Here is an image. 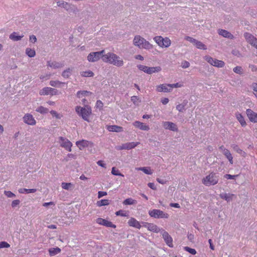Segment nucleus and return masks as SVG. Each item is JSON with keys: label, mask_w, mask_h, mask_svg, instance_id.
<instances>
[{"label": "nucleus", "mask_w": 257, "mask_h": 257, "mask_svg": "<svg viewBox=\"0 0 257 257\" xmlns=\"http://www.w3.org/2000/svg\"><path fill=\"white\" fill-rule=\"evenodd\" d=\"M102 59L104 62L108 63L117 67H121L124 64L123 60L113 53H108L102 55Z\"/></svg>", "instance_id": "obj_1"}, {"label": "nucleus", "mask_w": 257, "mask_h": 257, "mask_svg": "<svg viewBox=\"0 0 257 257\" xmlns=\"http://www.w3.org/2000/svg\"><path fill=\"white\" fill-rule=\"evenodd\" d=\"M75 110L84 120L89 121V116L91 114V108L89 106L85 105L84 107L77 106L75 108Z\"/></svg>", "instance_id": "obj_2"}, {"label": "nucleus", "mask_w": 257, "mask_h": 257, "mask_svg": "<svg viewBox=\"0 0 257 257\" xmlns=\"http://www.w3.org/2000/svg\"><path fill=\"white\" fill-rule=\"evenodd\" d=\"M133 42L134 44L140 48L150 49L152 48V45L140 36H135Z\"/></svg>", "instance_id": "obj_3"}, {"label": "nucleus", "mask_w": 257, "mask_h": 257, "mask_svg": "<svg viewBox=\"0 0 257 257\" xmlns=\"http://www.w3.org/2000/svg\"><path fill=\"white\" fill-rule=\"evenodd\" d=\"M218 176L214 172L210 173L202 179V183L205 186L214 185L218 182Z\"/></svg>", "instance_id": "obj_4"}, {"label": "nucleus", "mask_w": 257, "mask_h": 257, "mask_svg": "<svg viewBox=\"0 0 257 257\" xmlns=\"http://www.w3.org/2000/svg\"><path fill=\"white\" fill-rule=\"evenodd\" d=\"M149 215L154 218H168L169 216V214L164 211L160 210L154 209L149 211Z\"/></svg>", "instance_id": "obj_5"}, {"label": "nucleus", "mask_w": 257, "mask_h": 257, "mask_svg": "<svg viewBox=\"0 0 257 257\" xmlns=\"http://www.w3.org/2000/svg\"><path fill=\"white\" fill-rule=\"evenodd\" d=\"M155 41L161 47H168L171 45V41L168 38H163L161 36H156L154 38Z\"/></svg>", "instance_id": "obj_6"}, {"label": "nucleus", "mask_w": 257, "mask_h": 257, "mask_svg": "<svg viewBox=\"0 0 257 257\" xmlns=\"http://www.w3.org/2000/svg\"><path fill=\"white\" fill-rule=\"evenodd\" d=\"M138 67L140 70L149 74L158 72L161 70V68L160 66L149 67L145 65H139L138 66Z\"/></svg>", "instance_id": "obj_7"}, {"label": "nucleus", "mask_w": 257, "mask_h": 257, "mask_svg": "<svg viewBox=\"0 0 257 257\" xmlns=\"http://www.w3.org/2000/svg\"><path fill=\"white\" fill-rule=\"evenodd\" d=\"M205 59L209 64L215 67L222 68L225 65V63L223 61L219 60L216 59H213L209 56H205Z\"/></svg>", "instance_id": "obj_8"}, {"label": "nucleus", "mask_w": 257, "mask_h": 257, "mask_svg": "<svg viewBox=\"0 0 257 257\" xmlns=\"http://www.w3.org/2000/svg\"><path fill=\"white\" fill-rule=\"evenodd\" d=\"M59 140L60 141V146L65 148L66 150L69 152L71 151V147L72 146V143L69 141L67 139L63 138L62 137H59Z\"/></svg>", "instance_id": "obj_9"}, {"label": "nucleus", "mask_w": 257, "mask_h": 257, "mask_svg": "<svg viewBox=\"0 0 257 257\" xmlns=\"http://www.w3.org/2000/svg\"><path fill=\"white\" fill-rule=\"evenodd\" d=\"M104 52V50H102L100 52H92L90 53L87 56V60L89 62H95L98 61L101 55Z\"/></svg>", "instance_id": "obj_10"}, {"label": "nucleus", "mask_w": 257, "mask_h": 257, "mask_svg": "<svg viewBox=\"0 0 257 257\" xmlns=\"http://www.w3.org/2000/svg\"><path fill=\"white\" fill-rule=\"evenodd\" d=\"M96 222L99 225H103L106 227H112L113 228H116V225L115 224H113L111 221H108L105 219L98 218L96 219Z\"/></svg>", "instance_id": "obj_11"}, {"label": "nucleus", "mask_w": 257, "mask_h": 257, "mask_svg": "<svg viewBox=\"0 0 257 257\" xmlns=\"http://www.w3.org/2000/svg\"><path fill=\"white\" fill-rule=\"evenodd\" d=\"M246 115L249 120L253 123H257V113L251 109H247L246 110Z\"/></svg>", "instance_id": "obj_12"}, {"label": "nucleus", "mask_w": 257, "mask_h": 257, "mask_svg": "<svg viewBox=\"0 0 257 257\" xmlns=\"http://www.w3.org/2000/svg\"><path fill=\"white\" fill-rule=\"evenodd\" d=\"M23 120L25 123L31 125H34L36 123V121L33 115L30 113L26 114L23 117Z\"/></svg>", "instance_id": "obj_13"}, {"label": "nucleus", "mask_w": 257, "mask_h": 257, "mask_svg": "<svg viewBox=\"0 0 257 257\" xmlns=\"http://www.w3.org/2000/svg\"><path fill=\"white\" fill-rule=\"evenodd\" d=\"M143 226L147 228L148 230L158 233L160 231L159 228L155 224L149 222H143Z\"/></svg>", "instance_id": "obj_14"}, {"label": "nucleus", "mask_w": 257, "mask_h": 257, "mask_svg": "<svg viewBox=\"0 0 257 257\" xmlns=\"http://www.w3.org/2000/svg\"><path fill=\"white\" fill-rule=\"evenodd\" d=\"M140 144L139 142H131L123 144H122L121 146L118 147V149L120 150H130L133 148H135Z\"/></svg>", "instance_id": "obj_15"}, {"label": "nucleus", "mask_w": 257, "mask_h": 257, "mask_svg": "<svg viewBox=\"0 0 257 257\" xmlns=\"http://www.w3.org/2000/svg\"><path fill=\"white\" fill-rule=\"evenodd\" d=\"M163 126L166 130H169L174 132L178 131V128L176 124L170 121H165L163 123Z\"/></svg>", "instance_id": "obj_16"}, {"label": "nucleus", "mask_w": 257, "mask_h": 257, "mask_svg": "<svg viewBox=\"0 0 257 257\" xmlns=\"http://www.w3.org/2000/svg\"><path fill=\"white\" fill-rule=\"evenodd\" d=\"M162 235H163V238H164L166 244L169 247H172L173 246V239H172V238L171 237V236L166 231H164Z\"/></svg>", "instance_id": "obj_17"}, {"label": "nucleus", "mask_w": 257, "mask_h": 257, "mask_svg": "<svg viewBox=\"0 0 257 257\" xmlns=\"http://www.w3.org/2000/svg\"><path fill=\"white\" fill-rule=\"evenodd\" d=\"M41 95H48L49 94L51 95L56 94L55 90L54 88L51 87H44L39 92Z\"/></svg>", "instance_id": "obj_18"}, {"label": "nucleus", "mask_w": 257, "mask_h": 257, "mask_svg": "<svg viewBox=\"0 0 257 257\" xmlns=\"http://www.w3.org/2000/svg\"><path fill=\"white\" fill-rule=\"evenodd\" d=\"M127 223L130 226L133 227L137 229H140L142 226L140 222L134 217H131L128 221Z\"/></svg>", "instance_id": "obj_19"}, {"label": "nucleus", "mask_w": 257, "mask_h": 257, "mask_svg": "<svg viewBox=\"0 0 257 257\" xmlns=\"http://www.w3.org/2000/svg\"><path fill=\"white\" fill-rule=\"evenodd\" d=\"M89 144L92 145V143L85 140H82L76 143V146L80 150H82L84 148L88 147Z\"/></svg>", "instance_id": "obj_20"}, {"label": "nucleus", "mask_w": 257, "mask_h": 257, "mask_svg": "<svg viewBox=\"0 0 257 257\" xmlns=\"http://www.w3.org/2000/svg\"><path fill=\"white\" fill-rule=\"evenodd\" d=\"M133 125L136 127L139 128L141 130L149 131L150 127L148 125H146L143 122L139 121H136L133 123Z\"/></svg>", "instance_id": "obj_21"}, {"label": "nucleus", "mask_w": 257, "mask_h": 257, "mask_svg": "<svg viewBox=\"0 0 257 257\" xmlns=\"http://www.w3.org/2000/svg\"><path fill=\"white\" fill-rule=\"evenodd\" d=\"M156 90L158 92H170L171 88H169V84H163L157 86Z\"/></svg>", "instance_id": "obj_22"}, {"label": "nucleus", "mask_w": 257, "mask_h": 257, "mask_svg": "<svg viewBox=\"0 0 257 257\" xmlns=\"http://www.w3.org/2000/svg\"><path fill=\"white\" fill-rule=\"evenodd\" d=\"M243 36L246 42L250 45H251L254 40L256 39V38L254 36L247 32L244 33Z\"/></svg>", "instance_id": "obj_23"}, {"label": "nucleus", "mask_w": 257, "mask_h": 257, "mask_svg": "<svg viewBox=\"0 0 257 257\" xmlns=\"http://www.w3.org/2000/svg\"><path fill=\"white\" fill-rule=\"evenodd\" d=\"M107 129L109 132H121L123 131L122 127L116 125H108Z\"/></svg>", "instance_id": "obj_24"}, {"label": "nucleus", "mask_w": 257, "mask_h": 257, "mask_svg": "<svg viewBox=\"0 0 257 257\" xmlns=\"http://www.w3.org/2000/svg\"><path fill=\"white\" fill-rule=\"evenodd\" d=\"M218 33L220 35H221L225 38H227L231 39H233L234 38L233 36L230 33L225 30H219Z\"/></svg>", "instance_id": "obj_25"}, {"label": "nucleus", "mask_w": 257, "mask_h": 257, "mask_svg": "<svg viewBox=\"0 0 257 257\" xmlns=\"http://www.w3.org/2000/svg\"><path fill=\"white\" fill-rule=\"evenodd\" d=\"M235 116L237 120L239 122L241 125L242 126H245L246 125V121L243 117V116L241 115V113L239 112H237L235 113Z\"/></svg>", "instance_id": "obj_26"}, {"label": "nucleus", "mask_w": 257, "mask_h": 257, "mask_svg": "<svg viewBox=\"0 0 257 257\" xmlns=\"http://www.w3.org/2000/svg\"><path fill=\"white\" fill-rule=\"evenodd\" d=\"M219 196L221 198L228 202L232 199V197L234 195L233 194L221 193Z\"/></svg>", "instance_id": "obj_27"}, {"label": "nucleus", "mask_w": 257, "mask_h": 257, "mask_svg": "<svg viewBox=\"0 0 257 257\" xmlns=\"http://www.w3.org/2000/svg\"><path fill=\"white\" fill-rule=\"evenodd\" d=\"M61 252V249L58 247H52L49 249V252L50 256H54Z\"/></svg>", "instance_id": "obj_28"}, {"label": "nucleus", "mask_w": 257, "mask_h": 257, "mask_svg": "<svg viewBox=\"0 0 257 257\" xmlns=\"http://www.w3.org/2000/svg\"><path fill=\"white\" fill-rule=\"evenodd\" d=\"M48 65L51 68H58L62 67L63 66V64L57 62H48Z\"/></svg>", "instance_id": "obj_29"}, {"label": "nucleus", "mask_w": 257, "mask_h": 257, "mask_svg": "<svg viewBox=\"0 0 257 257\" xmlns=\"http://www.w3.org/2000/svg\"><path fill=\"white\" fill-rule=\"evenodd\" d=\"M232 148L235 152L239 154L241 156L243 157H246V153L243 151L242 150H241L237 145H233L232 146Z\"/></svg>", "instance_id": "obj_30"}, {"label": "nucleus", "mask_w": 257, "mask_h": 257, "mask_svg": "<svg viewBox=\"0 0 257 257\" xmlns=\"http://www.w3.org/2000/svg\"><path fill=\"white\" fill-rule=\"evenodd\" d=\"M223 154L225 156V157L227 158L228 161H229L231 164H233V157L229 152V151L226 149L223 153Z\"/></svg>", "instance_id": "obj_31"}, {"label": "nucleus", "mask_w": 257, "mask_h": 257, "mask_svg": "<svg viewBox=\"0 0 257 257\" xmlns=\"http://www.w3.org/2000/svg\"><path fill=\"white\" fill-rule=\"evenodd\" d=\"M36 191V189H25V188H21L19 190V192L20 193H35Z\"/></svg>", "instance_id": "obj_32"}, {"label": "nucleus", "mask_w": 257, "mask_h": 257, "mask_svg": "<svg viewBox=\"0 0 257 257\" xmlns=\"http://www.w3.org/2000/svg\"><path fill=\"white\" fill-rule=\"evenodd\" d=\"M23 36H18L17 33L13 32L10 36V38L15 41H19L21 39Z\"/></svg>", "instance_id": "obj_33"}, {"label": "nucleus", "mask_w": 257, "mask_h": 257, "mask_svg": "<svg viewBox=\"0 0 257 257\" xmlns=\"http://www.w3.org/2000/svg\"><path fill=\"white\" fill-rule=\"evenodd\" d=\"M138 170H141L143 171L145 174L151 175L153 173V172L151 169L149 167H141L137 168Z\"/></svg>", "instance_id": "obj_34"}, {"label": "nucleus", "mask_w": 257, "mask_h": 257, "mask_svg": "<svg viewBox=\"0 0 257 257\" xmlns=\"http://www.w3.org/2000/svg\"><path fill=\"white\" fill-rule=\"evenodd\" d=\"M194 45L199 49L206 50L207 49L206 46L203 44L201 42L196 40Z\"/></svg>", "instance_id": "obj_35"}, {"label": "nucleus", "mask_w": 257, "mask_h": 257, "mask_svg": "<svg viewBox=\"0 0 257 257\" xmlns=\"http://www.w3.org/2000/svg\"><path fill=\"white\" fill-rule=\"evenodd\" d=\"M26 53L30 57H33L36 55L35 50L31 48H27L26 50Z\"/></svg>", "instance_id": "obj_36"}, {"label": "nucleus", "mask_w": 257, "mask_h": 257, "mask_svg": "<svg viewBox=\"0 0 257 257\" xmlns=\"http://www.w3.org/2000/svg\"><path fill=\"white\" fill-rule=\"evenodd\" d=\"M72 71V69L68 68L63 72L62 75L65 78H68L71 75Z\"/></svg>", "instance_id": "obj_37"}, {"label": "nucleus", "mask_w": 257, "mask_h": 257, "mask_svg": "<svg viewBox=\"0 0 257 257\" xmlns=\"http://www.w3.org/2000/svg\"><path fill=\"white\" fill-rule=\"evenodd\" d=\"M65 83L61 82L59 81L52 80L50 82V85L53 87H59L62 84H64Z\"/></svg>", "instance_id": "obj_38"}, {"label": "nucleus", "mask_w": 257, "mask_h": 257, "mask_svg": "<svg viewBox=\"0 0 257 257\" xmlns=\"http://www.w3.org/2000/svg\"><path fill=\"white\" fill-rule=\"evenodd\" d=\"M136 201L131 198H129L124 200L123 202L124 205H132L136 203Z\"/></svg>", "instance_id": "obj_39"}, {"label": "nucleus", "mask_w": 257, "mask_h": 257, "mask_svg": "<svg viewBox=\"0 0 257 257\" xmlns=\"http://www.w3.org/2000/svg\"><path fill=\"white\" fill-rule=\"evenodd\" d=\"M36 111L40 112L42 114L47 113L48 112V109L47 108L44 107L42 106L39 107L38 108L36 109Z\"/></svg>", "instance_id": "obj_40"}, {"label": "nucleus", "mask_w": 257, "mask_h": 257, "mask_svg": "<svg viewBox=\"0 0 257 257\" xmlns=\"http://www.w3.org/2000/svg\"><path fill=\"white\" fill-rule=\"evenodd\" d=\"M109 204V200L107 199H102L100 201H98L97 203V206H98L107 205Z\"/></svg>", "instance_id": "obj_41"}, {"label": "nucleus", "mask_w": 257, "mask_h": 257, "mask_svg": "<svg viewBox=\"0 0 257 257\" xmlns=\"http://www.w3.org/2000/svg\"><path fill=\"white\" fill-rule=\"evenodd\" d=\"M94 73L91 71H83L81 73V75L83 77H92Z\"/></svg>", "instance_id": "obj_42"}, {"label": "nucleus", "mask_w": 257, "mask_h": 257, "mask_svg": "<svg viewBox=\"0 0 257 257\" xmlns=\"http://www.w3.org/2000/svg\"><path fill=\"white\" fill-rule=\"evenodd\" d=\"M73 184L71 183H62V187L63 189L65 190H69L73 187Z\"/></svg>", "instance_id": "obj_43"}, {"label": "nucleus", "mask_w": 257, "mask_h": 257, "mask_svg": "<svg viewBox=\"0 0 257 257\" xmlns=\"http://www.w3.org/2000/svg\"><path fill=\"white\" fill-rule=\"evenodd\" d=\"M111 173L113 175H115V176H122V177L124 176L123 175H122V174L119 173L118 170L116 169V168L115 167H112V170H111Z\"/></svg>", "instance_id": "obj_44"}, {"label": "nucleus", "mask_w": 257, "mask_h": 257, "mask_svg": "<svg viewBox=\"0 0 257 257\" xmlns=\"http://www.w3.org/2000/svg\"><path fill=\"white\" fill-rule=\"evenodd\" d=\"M184 249H185V250L188 251V252H189L190 253H191L192 254L194 255L196 253V251L195 249L190 248L188 246L184 247Z\"/></svg>", "instance_id": "obj_45"}, {"label": "nucleus", "mask_w": 257, "mask_h": 257, "mask_svg": "<svg viewBox=\"0 0 257 257\" xmlns=\"http://www.w3.org/2000/svg\"><path fill=\"white\" fill-rule=\"evenodd\" d=\"M115 214L117 216H125V217L128 216L127 213H126V212H125L122 210H118V211H116L115 212Z\"/></svg>", "instance_id": "obj_46"}, {"label": "nucleus", "mask_w": 257, "mask_h": 257, "mask_svg": "<svg viewBox=\"0 0 257 257\" xmlns=\"http://www.w3.org/2000/svg\"><path fill=\"white\" fill-rule=\"evenodd\" d=\"M87 94H91L92 93L91 92L87 91H84H84H79L77 93V96L78 97H80L81 95H86Z\"/></svg>", "instance_id": "obj_47"}, {"label": "nucleus", "mask_w": 257, "mask_h": 257, "mask_svg": "<svg viewBox=\"0 0 257 257\" xmlns=\"http://www.w3.org/2000/svg\"><path fill=\"white\" fill-rule=\"evenodd\" d=\"M233 71L237 74H242V69L240 66H236L234 67L233 69Z\"/></svg>", "instance_id": "obj_48"}, {"label": "nucleus", "mask_w": 257, "mask_h": 257, "mask_svg": "<svg viewBox=\"0 0 257 257\" xmlns=\"http://www.w3.org/2000/svg\"><path fill=\"white\" fill-rule=\"evenodd\" d=\"M4 194L9 198L15 197V194L10 191H5Z\"/></svg>", "instance_id": "obj_49"}, {"label": "nucleus", "mask_w": 257, "mask_h": 257, "mask_svg": "<svg viewBox=\"0 0 257 257\" xmlns=\"http://www.w3.org/2000/svg\"><path fill=\"white\" fill-rule=\"evenodd\" d=\"M10 246V245L6 241L0 242V249L2 248H8Z\"/></svg>", "instance_id": "obj_50"}, {"label": "nucleus", "mask_w": 257, "mask_h": 257, "mask_svg": "<svg viewBox=\"0 0 257 257\" xmlns=\"http://www.w3.org/2000/svg\"><path fill=\"white\" fill-rule=\"evenodd\" d=\"M20 203V201L18 199L13 200L12 202L11 205L13 208L16 207L19 205Z\"/></svg>", "instance_id": "obj_51"}, {"label": "nucleus", "mask_w": 257, "mask_h": 257, "mask_svg": "<svg viewBox=\"0 0 257 257\" xmlns=\"http://www.w3.org/2000/svg\"><path fill=\"white\" fill-rule=\"evenodd\" d=\"M185 40H187V41H188L189 42H190L191 43H192V44H193L194 45L195 44L196 41V40L191 37H189V36H186L185 38Z\"/></svg>", "instance_id": "obj_52"}, {"label": "nucleus", "mask_w": 257, "mask_h": 257, "mask_svg": "<svg viewBox=\"0 0 257 257\" xmlns=\"http://www.w3.org/2000/svg\"><path fill=\"white\" fill-rule=\"evenodd\" d=\"M169 88H171V90L173 88H177V87H181L182 86V85L178 83H175V84H169Z\"/></svg>", "instance_id": "obj_53"}, {"label": "nucleus", "mask_w": 257, "mask_h": 257, "mask_svg": "<svg viewBox=\"0 0 257 257\" xmlns=\"http://www.w3.org/2000/svg\"><path fill=\"white\" fill-rule=\"evenodd\" d=\"M103 106V104L101 100H97L96 103V107L99 109H102Z\"/></svg>", "instance_id": "obj_54"}, {"label": "nucleus", "mask_w": 257, "mask_h": 257, "mask_svg": "<svg viewBox=\"0 0 257 257\" xmlns=\"http://www.w3.org/2000/svg\"><path fill=\"white\" fill-rule=\"evenodd\" d=\"M50 113L52 114L53 116L57 118H60L61 116L55 110H51L50 111Z\"/></svg>", "instance_id": "obj_55"}, {"label": "nucleus", "mask_w": 257, "mask_h": 257, "mask_svg": "<svg viewBox=\"0 0 257 257\" xmlns=\"http://www.w3.org/2000/svg\"><path fill=\"white\" fill-rule=\"evenodd\" d=\"M181 66L183 68H186L189 67L190 63L187 61H184L182 62Z\"/></svg>", "instance_id": "obj_56"}, {"label": "nucleus", "mask_w": 257, "mask_h": 257, "mask_svg": "<svg viewBox=\"0 0 257 257\" xmlns=\"http://www.w3.org/2000/svg\"><path fill=\"white\" fill-rule=\"evenodd\" d=\"M238 175H231L230 174H226L224 175V178L227 179H235Z\"/></svg>", "instance_id": "obj_57"}, {"label": "nucleus", "mask_w": 257, "mask_h": 257, "mask_svg": "<svg viewBox=\"0 0 257 257\" xmlns=\"http://www.w3.org/2000/svg\"><path fill=\"white\" fill-rule=\"evenodd\" d=\"M185 105L182 104H179L177 105L176 109L179 111H182L184 109Z\"/></svg>", "instance_id": "obj_58"}, {"label": "nucleus", "mask_w": 257, "mask_h": 257, "mask_svg": "<svg viewBox=\"0 0 257 257\" xmlns=\"http://www.w3.org/2000/svg\"><path fill=\"white\" fill-rule=\"evenodd\" d=\"M107 195V193L104 191H99L98 192V198H100L101 197Z\"/></svg>", "instance_id": "obj_59"}, {"label": "nucleus", "mask_w": 257, "mask_h": 257, "mask_svg": "<svg viewBox=\"0 0 257 257\" xmlns=\"http://www.w3.org/2000/svg\"><path fill=\"white\" fill-rule=\"evenodd\" d=\"M148 186H149L150 188H151V189H152L153 190H156V189H157V188H156V187L155 185V184H154V183H149L148 184Z\"/></svg>", "instance_id": "obj_60"}, {"label": "nucleus", "mask_w": 257, "mask_h": 257, "mask_svg": "<svg viewBox=\"0 0 257 257\" xmlns=\"http://www.w3.org/2000/svg\"><path fill=\"white\" fill-rule=\"evenodd\" d=\"M57 5L59 7L63 6L64 7H66V6L68 5V4L64 2H58L57 3Z\"/></svg>", "instance_id": "obj_61"}, {"label": "nucleus", "mask_w": 257, "mask_h": 257, "mask_svg": "<svg viewBox=\"0 0 257 257\" xmlns=\"http://www.w3.org/2000/svg\"><path fill=\"white\" fill-rule=\"evenodd\" d=\"M131 100L134 103H136V102L139 100V98L137 96H133L131 97Z\"/></svg>", "instance_id": "obj_62"}, {"label": "nucleus", "mask_w": 257, "mask_h": 257, "mask_svg": "<svg viewBox=\"0 0 257 257\" xmlns=\"http://www.w3.org/2000/svg\"><path fill=\"white\" fill-rule=\"evenodd\" d=\"M30 40L32 43H35L37 41V38L35 36L32 35L30 37Z\"/></svg>", "instance_id": "obj_63"}, {"label": "nucleus", "mask_w": 257, "mask_h": 257, "mask_svg": "<svg viewBox=\"0 0 257 257\" xmlns=\"http://www.w3.org/2000/svg\"><path fill=\"white\" fill-rule=\"evenodd\" d=\"M249 67L250 68L251 70L253 72H255L257 70V67L256 66L254 65H250Z\"/></svg>", "instance_id": "obj_64"}]
</instances>
